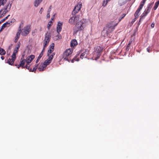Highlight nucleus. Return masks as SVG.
Returning <instances> with one entry per match:
<instances>
[{"instance_id":"nucleus-8","label":"nucleus","mask_w":159,"mask_h":159,"mask_svg":"<svg viewBox=\"0 0 159 159\" xmlns=\"http://www.w3.org/2000/svg\"><path fill=\"white\" fill-rule=\"evenodd\" d=\"M79 18L76 16L72 17L69 20V22L71 25H73L75 23H77L79 20Z\"/></svg>"},{"instance_id":"nucleus-22","label":"nucleus","mask_w":159,"mask_h":159,"mask_svg":"<svg viewBox=\"0 0 159 159\" xmlns=\"http://www.w3.org/2000/svg\"><path fill=\"white\" fill-rule=\"evenodd\" d=\"M46 66H45L42 65H40V66L38 68V70L39 71H42L44 70L46 68Z\"/></svg>"},{"instance_id":"nucleus-55","label":"nucleus","mask_w":159,"mask_h":159,"mask_svg":"<svg viewBox=\"0 0 159 159\" xmlns=\"http://www.w3.org/2000/svg\"><path fill=\"white\" fill-rule=\"evenodd\" d=\"M1 59L2 60H3L4 59V57L3 56H1Z\"/></svg>"},{"instance_id":"nucleus-2","label":"nucleus","mask_w":159,"mask_h":159,"mask_svg":"<svg viewBox=\"0 0 159 159\" xmlns=\"http://www.w3.org/2000/svg\"><path fill=\"white\" fill-rule=\"evenodd\" d=\"M118 23V22L116 23L114 21H111L107 25L105 29L107 34L111 33L114 30L115 26L117 25Z\"/></svg>"},{"instance_id":"nucleus-37","label":"nucleus","mask_w":159,"mask_h":159,"mask_svg":"<svg viewBox=\"0 0 159 159\" xmlns=\"http://www.w3.org/2000/svg\"><path fill=\"white\" fill-rule=\"evenodd\" d=\"M11 23V22H7L6 23H4V24H5V26H6L9 27Z\"/></svg>"},{"instance_id":"nucleus-15","label":"nucleus","mask_w":159,"mask_h":159,"mask_svg":"<svg viewBox=\"0 0 159 159\" xmlns=\"http://www.w3.org/2000/svg\"><path fill=\"white\" fill-rule=\"evenodd\" d=\"M78 44L77 41L76 39H74L71 40L70 43V46L72 48H74V46Z\"/></svg>"},{"instance_id":"nucleus-16","label":"nucleus","mask_w":159,"mask_h":159,"mask_svg":"<svg viewBox=\"0 0 159 159\" xmlns=\"http://www.w3.org/2000/svg\"><path fill=\"white\" fill-rule=\"evenodd\" d=\"M141 6L139 7V8H138L137 10L135 11L134 14V16L135 17H138V16L139 15V12L142 9V8H141Z\"/></svg>"},{"instance_id":"nucleus-10","label":"nucleus","mask_w":159,"mask_h":159,"mask_svg":"<svg viewBox=\"0 0 159 159\" xmlns=\"http://www.w3.org/2000/svg\"><path fill=\"white\" fill-rule=\"evenodd\" d=\"M63 23L60 22H58L57 26V31L58 34H60L59 32H61L62 29Z\"/></svg>"},{"instance_id":"nucleus-47","label":"nucleus","mask_w":159,"mask_h":159,"mask_svg":"<svg viewBox=\"0 0 159 159\" xmlns=\"http://www.w3.org/2000/svg\"><path fill=\"white\" fill-rule=\"evenodd\" d=\"M47 18H50V13H47Z\"/></svg>"},{"instance_id":"nucleus-29","label":"nucleus","mask_w":159,"mask_h":159,"mask_svg":"<svg viewBox=\"0 0 159 159\" xmlns=\"http://www.w3.org/2000/svg\"><path fill=\"white\" fill-rule=\"evenodd\" d=\"M146 0H143L141 1V4L139 6V7H140L141 6V7L142 6V7H141V8H143L144 4H145Z\"/></svg>"},{"instance_id":"nucleus-35","label":"nucleus","mask_w":159,"mask_h":159,"mask_svg":"<svg viewBox=\"0 0 159 159\" xmlns=\"http://www.w3.org/2000/svg\"><path fill=\"white\" fill-rule=\"evenodd\" d=\"M38 64L36 65L34 68H33V70H32V71L31 72H35L36 70L37 69V68H38Z\"/></svg>"},{"instance_id":"nucleus-25","label":"nucleus","mask_w":159,"mask_h":159,"mask_svg":"<svg viewBox=\"0 0 159 159\" xmlns=\"http://www.w3.org/2000/svg\"><path fill=\"white\" fill-rule=\"evenodd\" d=\"M7 0H0V7L1 5H4L7 2Z\"/></svg>"},{"instance_id":"nucleus-23","label":"nucleus","mask_w":159,"mask_h":159,"mask_svg":"<svg viewBox=\"0 0 159 159\" xmlns=\"http://www.w3.org/2000/svg\"><path fill=\"white\" fill-rule=\"evenodd\" d=\"M159 5V0L155 3L154 6L153 8V9L154 10H155L158 7Z\"/></svg>"},{"instance_id":"nucleus-52","label":"nucleus","mask_w":159,"mask_h":159,"mask_svg":"<svg viewBox=\"0 0 159 159\" xmlns=\"http://www.w3.org/2000/svg\"><path fill=\"white\" fill-rule=\"evenodd\" d=\"M55 15V14L52 16V17L51 18V20H54V17Z\"/></svg>"},{"instance_id":"nucleus-49","label":"nucleus","mask_w":159,"mask_h":159,"mask_svg":"<svg viewBox=\"0 0 159 159\" xmlns=\"http://www.w3.org/2000/svg\"><path fill=\"white\" fill-rule=\"evenodd\" d=\"M10 16L9 15H8V16H6V17L3 20H6L7 19L8 17Z\"/></svg>"},{"instance_id":"nucleus-19","label":"nucleus","mask_w":159,"mask_h":159,"mask_svg":"<svg viewBox=\"0 0 159 159\" xmlns=\"http://www.w3.org/2000/svg\"><path fill=\"white\" fill-rule=\"evenodd\" d=\"M88 53V51L87 52L86 50H85V52L81 54L80 57V58L82 59L84 57H86Z\"/></svg>"},{"instance_id":"nucleus-57","label":"nucleus","mask_w":159,"mask_h":159,"mask_svg":"<svg viewBox=\"0 0 159 159\" xmlns=\"http://www.w3.org/2000/svg\"><path fill=\"white\" fill-rule=\"evenodd\" d=\"M15 66H17V64H16V65H15Z\"/></svg>"},{"instance_id":"nucleus-34","label":"nucleus","mask_w":159,"mask_h":159,"mask_svg":"<svg viewBox=\"0 0 159 159\" xmlns=\"http://www.w3.org/2000/svg\"><path fill=\"white\" fill-rule=\"evenodd\" d=\"M109 2V1H107V0H104L103 1V3H102V5L103 6H105L107 2Z\"/></svg>"},{"instance_id":"nucleus-4","label":"nucleus","mask_w":159,"mask_h":159,"mask_svg":"<svg viewBox=\"0 0 159 159\" xmlns=\"http://www.w3.org/2000/svg\"><path fill=\"white\" fill-rule=\"evenodd\" d=\"M83 24V23L81 21H79L76 23L73 29L74 34H76L78 31L82 30L84 29Z\"/></svg>"},{"instance_id":"nucleus-56","label":"nucleus","mask_w":159,"mask_h":159,"mask_svg":"<svg viewBox=\"0 0 159 159\" xmlns=\"http://www.w3.org/2000/svg\"><path fill=\"white\" fill-rule=\"evenodd\" d=\"M52 7V6H50L49 9H51Z\"/></svg>"},{"instance_id":"nucleus-26","label":"nucleus","mask_w":159,"mask_h":159,"mask_svg":"<svg viewBox=\"0 0 159 159\" xmlns=\"http://www.w3.org/2000/svg\"><path fill=\"white\" fill-rule=\"evenodd\" d=\"M51 63V62L50 61L46 60L44 61L43 65L47 66V65H49Z\"/></svg>"},{"instance_id":"nucleus-20","label":"nucleus","mask_w":159,"mask_h":159,"mask_svg":"<svg viewBox=\"0 0 159 159\" xmlns=\"http://www.w3.org/2000/svg\"><path fill=\"white\" fill-rule=\"evenodd\" d=\"M55 52H53L51 55L48 56L49 57L47 60L51 62L52 61L53 58V56L55 55Z\"/></svg>"},{"instance_id":"nucleus-50","label":"nucleus","mask_w":159,"mask_h":159,"mask_svg":"<svg viewBox=\"0 0 159 159\" xmlns=\"http://www.w3.org/2000/svg\"><path fill=\"white\" fill-rule=\"evenodd\" d=\"M154 25H155L154 24L152 23L151 24V26L152 27H153L154 26Z\"/></svg>"},{"instance_id":"nucleus-45","label":"nucleus","mask_w":159,"mask_h":159,"mask_svg":"<svg viewBox=\"0 0 159 159\" xmlns=\"http://www.w3.org/2000/svg\"><path fill=\"white\" fill-rule=\"evenodd\" d=\"M43 9L42 7H41L40 9V10L39 11V13H40V14H41L43 11Z\"/></svg>"},{"instance_id":"nucleus-53","label":"nucleus","mask_w":159,"mask_h":159,"mask_svg":"<svg viewBox=\"0 0 159 159\" xmlns=\"http://www.w3.org/2000/svg\"><path fill=\"white\" fill-rule=\"evenodd\" d=\"M130 44V43H128V45L127 46V48H128L129 47Z\"/></svg>"},{"instance_id":"nucleus-41","label":"nucleus","mask_w":159,"mask_h":159,"mask_svg":"<svg viewBox=\"0 0 159 159\" xmlns=\"http://www.w3.org/2000/svg\"><path fill=\"white\" fill-rule=\"evenodd\" d=\"M37 33V30L36 29L34 30L32 32V34L33 36L35 35Z\"/></svg>"},{"instance_id":"nucleus-11","label":"nucleus","mask_w":159,"mask_h":159,"mask_svg":"<svg viewBox=\"0 0 159 159\" xmlns=\"http://www.w3.org/2000/svg\"><path fill=\"white\" fill-rule=\"evenodd\" d=\"M54 43H52L50 45V48L49 49L48 52V56L50 55V54L52 53L54 51Z\"/></svg>"},{"instance_id":"nucleus-58","label":"nucleus","mask_w":159,"mask_h":159,"mask_svg":"<svg viewBox=\"0 0 159 159\" xmlns=\"http://www.w3.org/2000/svg\"><path fill=\"white\" fill-rule=\"evenodd\" d=\"M126 49H128V48H126Z\"/></svg>"},{"instance_id":"nucleus-54","label":"nucleus","mask_w":159,"mask_h":159,"mask_svg":"<svg viewBox=\"0 0 159 159\" xmlns=\"http://www.w3.org/2000/svg\"><path fill=\"white\" fill-rule=\"evenodd\" d=\"M58 38L59 39H61V35H58Z\"/></svg>"},{"instance_id":"nucleus-5","label":"nucleus","mask_w":159,"mask_h":159,"mask_svg":"<svg viewBox=\"0 0 159 159\" xmlns=\"http://www.w3.org/2000/svg\"><path fill=\"white\" fill-rule=\"evenodd\" d=\"M31 29V26L30 25L25 26L22 30V34L24 36H27L30 31Z\"/></svg>"},{"instance_id":"nucleus-48","label":"nucleus","mask_w":159,"mask_h":159,"mask_svg":"<svg viewBox=\"0 0 159 159\" xmlns=\"http://www.w3.org/2000/svg\"><path fill=\"white\" fill-rule=\"evenodd\" d=\"M46 47H44V45H43V49L42 50V52H42V53H43V52L44 51V50H45V48Z\"/></svg>"},{"instance_id":"nucleus-32","label":"nucleus","mask_w":159,"mask_h":159,"mask_svg":"<svg viewBox=\"0 0 159 159\" xmlns=\"http://www.w3.org/2000/svg\"><path fill=\"white\" fill-rule=\"evenodd\" d=\"M28 65H29V64H27V63L26 66H25V68L29 70L31 72L32 71V69L30 68V66H28Z\"/></svg>"},{"instance_id":"nucleus-31","label":"nucleus","mask_w":159,"mask_h":159,"mask_svg":"<svg viewBox=\"0 0 159 159\" xmlns=\"http://www.w3.org/2000/svg\"><path fill=\"white\" fill-rule=\"evenodd\" d=\"M52 22L51 20H50L48 24V25L47 28H48V29H49V28H50V27L52 26Z\"/></svg>"},{"instance_id":"nucleus-30","label":"nucleus","mask_w":159,"mask_h":159,"mask_svg":"<svg viewBox=\"0 0 159 159\" xmlns=\"http://www.w3.org/2000/svg\"><path fill=\"white\" fill-rule=\"evenodd\" d=\"M150 10L151 9H149V8H148V7H147V8L145 9L144 11V12L148 14L150 12Z\"/></svg>"},{"instance_id":"nucleus-46","label":"nucleus","mask_w":159,"mask_h":159,"mask_svg":"<svg viewBox=\"0 0 159 159\" xmlns=\"http://www.w3.org/2000/svg\"><path fill=\"white\" fill-rule=\"evenodd\" d=\"M147 52H151V51L150 50L149 48H147Z\"/></svg>"},{"instance_id":"nucleus-36","label":"nucleus","mask_w":159,"mask_h":159,"mask_svg":"<svg viewBox=\"0 0 159 159\" xmlns=\"http://www.w3.org/2000/svg\"><path fill=\"white\" fill-rule=\"evenodd\" d=\"M6 26H5V24H3L1 28L0 29V33L2 31V30L6 27Z\"/></svg>"},{"instance_id":"nucleus-7","label":"nucleus","mask_w":159,"mask_h":159,"mask_svg":"<svg viewBox=\"0 0 159 159\" xmlns=\"http://www.w3.org/2000/svg\"><path fill=\"white\" fill-rule=\"evenodd\" d=\"M82 6V4L81 3H78L73 9L72 12V15H75L80 10Z\"/></svg>"},{"instance_id":"nucleus-51","label":"nucleus","mask_w":159,"mask_h":159,"mask_svg":"<svg viewBox=\"0 0 159 159\" xmlns=\"http://www.w3.org/2000/svg\"><path fill=\"white\" fill-rule=\"evenodd\" d=\"M51 11V9H49L48 10L47 13H50Z\"/></svg>"},{"instance_id":"nucleus-28","label":"nucleus","mask_w":159,"mask_h":159,"mask_svg":"<svg viewBox=\"0 0 159 159\" xmlns=\"http://www.w3.org/2000/svg\"><path fill=\"white\" fill-rule=\"evenodd\" d=\"M43 54L42 53V52H41L39 56L38 57L36 61V63H37L38 61H39V60L41 58V57L43 55Z\"/></svg>"},{"instance_id":"nucleus-40","label":"nucleus","mask_w":159,"mask_h":159,"mask_svg":"<svg viewBox=\"0 0 159 159\" xmlns=\"http://www.w3.org/2000/svg\"><path fill=\"white\" fill-rule=\"evenodd\" d=\"M11 4H10V3L9 4H8L7 5V7L5 8L6 9H7V10L8 9L9 10H10V9L11 8Z\"/></svg>"},{"instance_id":"nucleus-21","label":"nucleus","mask_w":159,"mask_h":159,"mask_svg":"<svg viewBox=\"0 0 159 159\" xmlns=\"http://www.w3.org/2000/svg\"><path fill=\"white\" fill-rule=\"evenodd\" d=\"M15 60H13V58H11V59L9 58L7 62V63H8L11 65H12L13 64Z\"/></svg>"},{"instance_id":"nucleus-18","label":"nucleus","mask_w":159,"mask_h":159,"mask_svg":"<svg viewBox=\"0 0 159 159\" xmlns=\"http://www.w3.org/2000/svg\"><path fill=\"white\" fill-rule=\"evenodd\" d=\"M42 0H35L34 2V6L36 7H37L42 2Z\"/></svg>"},{"instance_id":"nucleus-1","label":"nucleus","mask_w":159,"mask_h":159,"mask_svg":"<svg viewBox=\"0 0 159 159\" xmlns=\"http://www.w3.org/2000/svg\"><path fill=\"white\" fill-rule=\"evenodd\" d=\"M103 48L98 46L95 48V50L93 53V58L96 60L99 59L102 54Z\"/></svg>"},{"instance_id":"nucleus-33","label":"nucleus","mask_w":159,"mask_h":159,"mask_svg":"<svg viewBox=\"0 0 159 159\" xmlns=\"http://www.w3.org/2000/svg\"><path fill=\"white\" fill-rule=\"evenodd\" d=\"M3 9H4V10L3 11V12L2 13V14L3 16L6 14V13H7L8 11V10L7 9H6V8H4Z\"/></svg>"},{"instance_id":"nucleus-38","label":"nucleus","mask_w":159,"mask_h":159,"mask_svg":"<svg viewBox=\"0 0 159 159\" xmlns=\"http://www.w3.org/2000/svg\"><path fill=\"white\" fill-rule=\"evenodd\" d=\"M78 55L77 54L76 56L74 57V58L71 60V62L73 63L74 62V61L75 60L76 61H79V59L78 58L77 59V60L76 59V58L77 57Z\"/></svg>"},{"instance_id":"nucleus-44","label":"nucleus","mask_w":159,"mask_h":159,"mask_svg":"<svg viewBox=\"0 0 159 159\" xmlns=\"http://www.w3.org/2000/svg\"><path fill=\"white\" fill-rule=\"evenodd\" d=\"M137 18L138 17H135L133 19V20L131 21V23H132V24H133L134 23V22L137 19Z\"/></svg>"},{"instance_id":"nucleus-39","label":"nucleus","mask_w":159,"mask_h":159,"mask_svg":"<svg viewBox=\"0 0 159 159\" xmlns=\"http://www.w3.org/2000/svg\"><path fill=\"white\" fill-rule=\"evenodd\" d=\"M153 3H154L153 2H152V3H149L147 7H148V8H149V9H151V8H152V7L153 5Z\"/></svg>"},{"instance_id":"nucleus-6","label":"nucleus","mask_w":159,"mask_h":159,"mask_svg":"<svg viewBox=\"0 0 159 159\" xmlns=\"http://www.w3.org/2000/svg\"><path fill=\"white\" fill-rule=\"evenodd\" d=\"M51 36L50 34L47 32L46 34L45 39L43 41L44 47H46L48 44L50 39Z\"/></svg>"},{"instance_id":"nucleus-9","label":"nucleus","mask_w":159,"mask_h":159,"mask_svg":"<svg viewBox=\"0 0 159 159\" xmlns=\"http://www.w3.org/2000/svg\"><path fill=\"white\" fill-rule=\"evenodd\" d=\"M24 58V57L23 55L20 60V63L19 65H18V68L19 69L20 66L22 67V68H25L24 65L25 62L26 61Z\"/></svg>"},{"instance_id":"nucleus-24","label":"nucleus","mask_w":159,"mask_h":159,"mask_svg":"<svg viewBox=\"0 0 159 159\" xmlns=\"http://www.w3.org/2000/svg\"><path fill=\"white\" fill-rule=\"evenodd\" d=\"M6 54V51L3 48H0V54L1 55H4Z\"/></svg>"},{"instance_id":"nucleus-3","label":"nucleus","mask_w":159,"mask_h":159,"mask_svg":"<svg viewBox=\"0 0 159 159\" xmlns=\"http://www.w3.org/2000/svg\"><path fill=\"white\" fill-rule=\"evenodd\" d=\"M73 51V50L71 48H69L67 49L63 53V58H64V60L70 62L71 60L70 57L71 56Z\"/></svg>"},{"instance_id":"nucleus-43","label":"nucleus","mask_w":159,"mask_h":159,"mask_svg":"<svg viewBox=\"0 0 159 159\" xmlns=\"http://www.w3.org/2000/svg\"><path fill=\"white\" fill-rule=\"evenodd\" d=\"M3 10L4 9H2L0 11V18H1L3 16V15H2V13Z\"/></svg>"},{"instance_id":"nucleus-17","label":"nucleus","mask_w":159,"mask_h":159,"mask_svg":"<svg viewBox=\"0 0 159 159\" xmlns=\"http://www.w3.org/2000/svg\"><path fill=\"white\" fill-rule=\"evenodd\" d=\"M18 52V51L14 50L13 52V54L11 56V58H13V60H16V54Z\"/></svg>"},{"instance_id":"nucleus-12","label":"nucleus","mask_w":159,"mask_h":159,"mask_svg":"<svg viewBox=\"0 0 159 159\" xmlns=\"http://www.w3.org/2000/svg\"><path fill=\"white\" fill-rule=\"evenodd\" d=\"M19 30H18V32H17L16 36H15V40L14 42L15 43H16L17 42L18 39H19L20 35V33L21 32V30H20V26H19Z\"/></svg>"},{"instance_id":"nucleus-13","label":"nucleus","mask_w":159,"mask_h":159,"mask_svg":"<svg viewBox=\"0 0 159 159\" xmlns=\"http://www.w3.org/2000/svg\"><path fill=\"white\" fill-rule=\"evenodd\" d=\"M147 15V14H146L144 12L140 16V18L139 21V22L138 23V25H139L140 24L141 22L143 21V20L145 19L146 16Z\"/></svg>"},{"instance_id":"nucleus-27","label":"nucleus","mask_w":159,"mask_h":159,"mask_svg":"<svg viewBox=\"0 0 159 159\" xmlns=\"http://www.w3.org/2000/svg\"><path fill=\"white\" fill-rule=\"evenodd\" d=\"M20 42H18L17 43V47L15 48L14 50L18 52L19 48L20 47Z\"/></svg>"},{"instance_id":"nucleus-42","label":"nucleus","mask_w":159,"mask_h":159,"mask_svg":"<svg viewBox=\"0 0 159 159\" xmlns=\"http://www.w3.org/2000/svg\"><path fill=\"white\" fill-rule=\"evenodd\" d=\"M125 14H123L122 15V16L121 17H120L119 19V21L118 22H119L125 16Z\"/></svg>"},{"instance_id":"nucleus-14","label":"nucleus","mask_w":159,"mask_h":159,"mask_svg":"<svg viewBox=\"0 0 159 159\" xmlns=\"http://www.w3.org/2000/svg\"><path fill=\"white\" fill-rule=\"evenodd\" d=\"M34 57L35 56L33 55H31L28 57L27 58V60L26 61V63H27V64H29Z\"/></svg>"}]
</instances>
